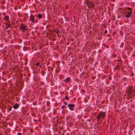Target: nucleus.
I'll list each match as a JSON object with an SVG mask.
<instances>
[{
    "instance_id": "39448f33",
    "label": "nucleus",
    "mask_w": 135,
    "mask_h": 135,
    "mask_svg": "<svg viewBox=\"0 0 135 135\" xmlns=\"http://www.w3.org/2000/svg\"><path fill=\"white\" fill-rule=\"evenodd\" d=\"M31 15H30V20L33 23H34L35 21V19L33 15H32L31 14Z\"/></svg>"
},
{
    "instance_id": "6e6552de",
    "label": "nucleus",
    "mask_w": 135,
    "mask_h": 135,
    "mask_svg": "<svg viewBox=\"0 0 135 135\" xmlns=\"http://www.w3.org/2000/svg\"><path fill=\"white\" fill-rule=\"evenodd\" d=\"M103 118L105 117V113L101 111L99 113Z\"/></svg>"
},
{
    "instance_id": "473e14b6",
    "label": "nucleus",
    "mask_w": 135,
    "mask_h": 135,
    "mask_svg": "<svg viewBox=\"0 0 135 135\" xmlns=\"http://www.w3.org/2000/svg\"><path fill=\"white\" fill-rule=\"evenodd\" d=\"M57 105V103H56L55 104V106H56Z\"/></svg>"
},
{
    "instance_id": "f704fd0d",
    "label": "nucleus",
    "mask_w": 135,
    "mask_h": 135,
    "mask_svg": "<svg viewBox=\"0 0 135 135\" xmlns=\"http://www.w3.org/2000/svg\"><path fill=\"white\" fill-rule=\"evenodd\" d=\"M96 51H94L93 52V53H94V54H95V53H96Z\"/></svg>"
},
{
    "instance_id": "a211bd4d",
    "label": "nucleus",
    "mask_w": 135,
    "mask_h": 135,
    "mask_svg": "<svg viewBox=\"0 0 135 135\" xmlns=\"http://www.w3.org/2000/svg\"><path fill=\"white\" fill-rule=\"evenodd\" d=\"M40 64V62H38L37 63H35V65L37 66H38Z\"/></svg>"
},
{
    "instance_id": "5fc2aeb1",
    "label": "nucleus",
    "mask_w": 135,
    "mask_h": 135,
    "mask_svg": "<svg viewBox=\"0 0 135 135\" xmlns=\"http://www.w3.org/2000/svg\"><path fill=\"white\" fill-rule=\"evenodd\" d=\"M1 84V83L0 82V84Z\"/></svg>"
},
{
    "instance_id": "4468645a",
    "label": "nucleus",
    "mask_w": 135,
    "mask_h": 135,
    "mask_svg": "<svg viewBox=\"0 0 135 135\" xmlns=\"http://www.w3.org/2000/svg\"><path fill=\"white\" fill-rule=\"evenodd\" d=\"M68 92H66L65 94V95L66 96L65 98V99H66V100L69 99L68 97L67 96V95H68Z\"/></svg>"
},
{
    "instance_id": "c9c22d12",
    "label": "nucleus",
    "mask_w": 135,
    "mask_h": 135,
    "mask_svg": "<svg viewBox=\"0 0 135 135\" xmlns=\"http://www.w3.org/2000/svg\"><path fill=\"white\" fill-rule=\"evenodd\" d=\"M55 125H56V126H57L58 125V123H56Z\"/></svg>"
},
{
    "instance_id": "aec40b11",
    "label": "nucleus",
    "mask_w": 135,
    "mask_h": 135,
    "mask_svg": "<svg viewBox=\"0 0 135 135\" xmlns=\"http://www.w3.org/2000/svg\"><path fill=\"white\" fill-rule=\"evenodd\" d=\"M27 13H30V12H31L30 11V10L29 9H28V10H27V11H26Z\"/></svg>"
},
{
    "instance_id": "b1692460",
    "label": "nucleus",
    "mask_w": 135,
    "mask_h": 135,
    "mask_svg": "<svg viewBox=\"0 0 135 135\" xmlns=\"http://www.w3.org/2000/svg\"><path fill=\"white\" fill-rule=\"evenodd\" d=\"M66 108V107L65 106H64V105H63L61 107V108Z\"/></svg>"
},
{
    "instance_id": "a18cd8bd",
    "label": "nucleus",
    "mask_w": 135,
    "mask_h": 135,
    "mask_svg": "<svg viewBox=\"0 0 135 135\" xmlns=\"http://www.w3.org/2000/svg\"><path fill=\"white\" fill-rule=\"evenodd\" d=\"M34 116L35 117H36V115H34Z\"/></svg>"
},
{
    "instance_id": "9b49d317",
    "label": "nucleus",
    "mask_w": 135,
    "mask_h": 135,
    "mask_svg": "<svg viewBox=\"0 0 135 135\" xmlns=\"http://www.w3.org/2000/svg\"><path fill=\"white\" fill-rule=\"evenodd\" d=\"M90 2H88V1L86 3L87 7L88 8H90V6H91V3H90Z\"/></svg>"
},
{
    "instance_id": "c85d7f7f",
    "label": "nucleus",
    "mask_w": 135,
    "mask_h": 135,
    "mask_svg": "<svg viewBox=\"0 0 135 135\" xmlns=\"http://www.w3.org/2000/svg\"><path fill=\"white\" fill-rule=\"evenodd\" d=\"M23 49L24 51H25L26 50V48L25 46H24L23 47Z\"/></svg>"
},
{
    "instance_id": "f8f14e48",
    "label": "nucleus",
    "mask_w": 135,
    "mask_h": 135,
    "mask_svg": "<svg viewBox=\"0 0 135 135\" xmlns=\"http://www.w3.org/2000/svg\"><path fill=\"white\" fill-rule=\"evenodd\" d=\"M53 30H54V31L57 34H58V33H59V30H58L57 29H54V28L53 29Z\"/></svg>"
},
{
    "instance_id": "423d86ee",
    "label": "nucleus",
    "mask_w": 135,
    "mask_h": 135,
    "mask_svg": "<svg viewBox=\"0 0 135 135\" xmlns=\"http://www.w3.org/2000/svg\"><path fill=\"white\" fill-rule=\"evenodd\" d=\"M71 81V79L70 77H68L64 80V81L66 83H69Z\"/></svg>"
},
{
    "instance_id": "a878e982",
    "label": "nucleus",
    "mask_w": 135,
    "mask_h": 135,
    "mask_svg": "<svg viewBox=\"0 0 135 135\" xmlns=\"http://www.w3.org/2000/svg\"><path fill=\"white\" fill-rule=\"evenodd\" d=\"M112 56H113V57H115V56H115V54H113V55H112Z\"/></svg>"
},
{
    "instance_id": "ddd939ff",
    "label": "nucleus",
    "mask_w": 135,
    "mask_h": 135,
    "mask_svg": "<svg viewBox=\"0 0 135 135\" xmlns=\"http://www.w3.org/2000/svg\"><path fill=\"white\" fill-rule=\"evenodd\" d=\"M115 70L119 71L120 70V68L119 67V65H117L116 66L115 68Z\"/></svg>"
},
{
    "instance_id": "6ab92c4d",
    "label": "nucleus",
    "mask_w": 135,
    "mask_h": 135,
    "mask_svg": "<svg viewBox=\"0 0 135 135\" xmlns=\"http://www.w3.org/2000/svg\"><path fill=\"white\" fill-rule=\"evenodd\" d=\"M127 10H130L131 11H132V9L131 8H127Z\"/></svg>"
},
{
    "instance_id": "58836bf2",
    "label": "nucleus",
    "mask_w": 135,
    "mask_h": 135,
    "mask_svg": "<svg viewBox=\"0 0 135 135\" xmlns=\"http://www.w3.org/2000/svg\"><path fill=\"white\" fill-rule=\"evenodd\" d=\"M59 122V120H57L56 122V123H58Z\"/></svg>"
},
{
    "instance_id": "393cba45",
    "label": "nucleus",
    "mask_w": 135,
    "mask_h": 135,
    "mask_svg": "<svg viewBox=\"0 0 135 135\" xmlns=\"http://www.w3.org/2000/svg\"><path fill=\"white\" fill-rule=\"evenodd\" d=\"M107 32V30H105L104 32V33H106Z\"/></svg>"
},
{
    "instance_id": "f03ea898",
    "label": "nucleus",
    "mask_w": 135,
    "mask_h": 135,
    "mask_svg": "<svg viewBox=\"0 0 135 135\" xmlns=\"http://www.w3.org/2000/svg\"><path fill=\"white\" fill-rule=\"evenodd\" d=\"M21 30L22 32H25V31L27 30L26 26L24 25V24H22L21 25Z\"/></svg>"
},
{
    "instance_id": "37998d69",
    "label": "nucleus",
    "mask_w": 135,
    "mask_h": 135,
    "mask_svg": "<svg viewBox=\"0 0 135 135\" xmlns=\"http://www.w3.org/2000/svg\"><path fill=\"white\" fill-rule=\"evenodd\" d=\"M2 79H4L3 77H2Z\"/></svg>"
},
{
    "instance_id": "4be33fe9",
    "label": "nucleus",
    "mask_w": 135,
    "mask_h": 135,
    "mask_svg": "<svg viewBox=\"0 0 135 135\" xmlns=\"http://www.w3.org/2000/svg\"><path fill=\"white\" fill-rule=\"evenodd\" d=\"M11 108H12L11 107H9V108H8L9 109L8 110V111H11Z\"/></svg>"
},
{
    "instance_id": "3c124183",
    "label": "nucleus",
    "mask_w": 135,
    "mask_h": 135,
    "mask_svg": "<svg viewBox=\"0 0 135 135\" xmlns=\"http://www.w3.org/2000/svg\"><path fill=\"white\" fill-rule=\"evenodd\" d=\"M42 47H41V48H41V49H42Z\"/></svg>"
},
{
    "instance_id": "603ef678",
    "label": "nucleus",
    "mask_w": 135,
    "mask_h": 135,
    "mask_svg": "<svg viewBox=\"0 0 135 135\" xmlns=\"http://www.w3.org/2000/svg\"><path fill=\"white\" fill-rule=\"evenodd\" d=\"M1 116V114H0V117Z\"/></svg>"
},
{
    "instance_id": "412c9836",
    "label": "nucleus",
    "mask_w": 135,
    "mask_h": 135,
    "mask_svg": "<svg viewBox=\"0 0 135 135\" xmlns=\"http://www.w3.org/2000/svg\"><path fill=\"white\" fill-rule=\"evenodd\" d=\"M50 103L49 102H46V105L47 106H49L50 104Z\"/></svg>"
},
{
    "instance_id": "7ed1b4c3",
    "label": "nucleus",
    "mask_w": 135,
    "mask_h": 135,
    "mask_svg": "<svg viewBox=\"0 0 135 135\" xmlns=\"http://www.w3.org/2000/svg\"><path fill=\"white\" fill-rule=\"evenodd\" d=\"M75 105L74 104H69L68 105V107H69L68 110L70 109L71 110H73L74 109L73 107H74Z\"/></svg>"
},
{
    "instance_id": "5701e85b",
    "label": "nucleus",
    "mask_w": 135,
    "mask_h": 135,
    "mask_svg": "<svg viewBox=\"0 0 135 135\" xmlns=\"http://www.w3.org/2000/svg\"><path fill=\"white\" fill-rule=\"evenodd\" d=\"M50 64V63L49 62L47 61L46 63V64L47 65H49Z\"/></svg>"
},
{
    "instance_id": "2eb2a0df",
    "label": "nucleus",
    "mask_w": 135,
    "mask_h": 135,
    "mask_svg": "<svg viewBox=\"0 0 135 135\" xmlns=\"http://www.w3.org/2000/svg\"><path fill=\"white\" fill-rule=\"evenodd\" d=\"M55 109H51V111L53 113V114L54 115L56 113V111H55Z\"/></svg>"
},
{
    "instance_id": "7c9ffc66",
    "label": "nucleus",
    "mask_w": 135,
    "mask_h": 135,
    "mask_svg": "<svg viewBox=\"0 0 135 135\" xmlns=\"http://www.w3.org/2000/svg\"><path fill=\"white\" fill-rule=\"evenodd\" d=\"M64 104L65 105L67 104V103L66 102H65L64 103Z\"/></svg>"
},
{
    "instance_id": "de8ad7c7",
    "label": "nucleus",
    "mask_w": 135,
    "mask_h": 135,
    "mask_svg": "<svg viewBox=\"0 0 135 135\" xmlns=\"http://www.w3.org/2000/svg\"><path fill=\"white\" fill-rule=\"evenodd\" d=\"M105 47H107V46H105Z\"/></svg>"
},
{
    "instance_id": "bb28decb",
    "label": "nucleus",
    "mask_w": 135,
    "mask_h": 135,
    "mask_svg": "<svg viewBox=\"0 0 135 135\" xmlns=\"http://www.w3.org/2000/svg\"><path fill=\"white\" fill-rule=\"evenodd\" d=\"M133 72H132V73L130 75L131 76H133Z\"/></svg>"
},
{
    "instance_id": "c756f323",
    "label": "nucleus",
    "mask_w": 135,
    "mask_h": 135,
    "mask_svg": "<svg viewBox=\"0 0 135 135\" xmlns=\"http://www.w3.org/2000/svg\"><path fill=\"white\" fill-rule=\"evenodd\" d=\"M97 51H98V50H97ZM98 51L99 52H101V51L100 50H98Z\"/></svg>"
},
{
    "instance_id": "9d476101",
    "label": "nucleus",
    "mask_w": 135,
    "mask_h": 135,
    "mask_svg": "<svg viewBox=\"0 0 135 135\" xmlns=\"http://www.w3.org/2000/svg\"><path fill=\"white\" fill-rule=\"evenodd\" d=\"M9 16L8 15H7V16H6L5 17L4 20H6V21H8L9 22Z\"/></svg>"
},
{
    "instance_id": "20e7f679",
    "label": "nucleus",
    "mask_w": 135,
    "mask_h": 135,
    "mask_svg": "<svg viewBox=\"0 0 135 135\" xmlns=\"http://www.w3.org/2000/svg\"><path fill=\"white\" fill-rule=\"evenodd\" d=\"M127 12V13H126V15L125 17L127 18H128L131 16L133 12L132 11H129Z\"/></svg>"
},
{
    "instance_id": "cd10ccee",
    "label": "nucleus",
    "mask_w": 135,
    "mask_h": 135,
    "mask_svg": "<svg viewBox=\"0 0 135 135\" xmlns=\"http://www.w3.org/2000/svg\"><path fill=\"white\" fill-rule=\"evenodd\" d=\"M57 128H55H55H54V131H57Z\"/></svg>"
},
{
    "instance_id": "79ce46f5",
    "label": "nucleus",
    "mask_w": 135,
    "mask_h": 135,
    "mask_svg": "<svg viewBox=\"0 0 135 135\" xmlns=\"http://www.w3.org/2000/svg\"><path fill=\"white\" fill-rule=\"evenodd\" d=\"M67 118L66 117V120H67Z\"/></svg>"
},
{
    "instance_id": "09e8293b",
    "label": "nucleus",
    "mask_w": 135,
    "mask_h": 135,
    "mask_svg": "<svg viewBox=\"0 0 135 135\" xmlns=\"http://www.w3.org/2000/svg\"><path fill=\"white\" fill-rule=\"evenodd\" d=\"M48 68H50V69H51V68H50V67H49Z\"/></svg>"
},
{
    "instance_id": "c03bdc74",
    "label": "nucleus",
    "mask_w": 135,
    "mask_h": 135,
    "mask_svg": "<svg viewBox=\"0 0 135 135\" xmlns=\"http://www.w3.org/2000/svg\"><path fill=\"white\" fill-rule=\"evenodd\" d=\"M9 30H8V31L7 32H9Z\"/></svg>"
},
{
    "instance_id": "dca6fc26",
    "label": "nucleus",
    "mask_w": 135,
    "mask_h": 135,
    "mask_svg": "<svg viewBox=\"0 0 135 135\" xmlns=\"http://www.w3.org/2000/svg\"><path fill=\"white\" fill-rule=\"evenodd\" d=\"M11 26H10V24H7L6 25V27L5 28H6L7 29H8V27H10Z\"/></svg>"
},
{
    "instance_id": "4c0bfd02",
    "label": "nucleus",
    "mask_w": 135,
    "mask_h": 135,
    "mask_svg": "<svg viewBox=\"0 0 135 135\" xmlns=\"http://www.w3.org/2000/svg\"><path fill=\"white\" fill-rule=\"evenodd\" d=\"M37 120H34V122H35Z\"/></svg>"
},
{
    "instance_id": "e433bc0d",
    "label": "nucleus",
    "mask_w": 135,
    "mask_h": 135,
    "mask_svg": "<svg viewBox=\"0 0 135 135\" xmlns=\"http://www.w3.org/2000/svg\"><path fill=\"white\" fill-rule=\"evenodd\" d=\"M63 118V117H62L60 118V119H62V118Z\"/></svg>"
},
{
    "instance_id": "ea45409f",
    "label": "nucleus",
    "mask_w": 135,
    "mask_h": 135,
    "mask_svg": "<svg viewBox=\"0 0 135 135\" xmlns=\"http://www.w3.org/2000/svg\"><path fill=\"white\" fill-rule=\"evenodd\" d=\"M25 15H27V13H26V14H25Z\"/></svg>"
},
{
    "instance_id": "1a4fd4ad",
    "label": "nucleus",
    "mask_w": 135,
    "mask_h": 135,
    "mask_svg": "<svg viewBox=\"0 0 135 135\" xmlns=\"http://www.w3.org/2000/svg\"><path fill=\"white\" fill-rule=\"evenodd\" d=\"M103 117L101 114L99 113V114L97 116L96 118L97 119V121H98L100 120V118Z\"/></svg>"
},
{
    "instance_id": "0eeeda50",
    "label": "nucleus",
    "mask_w": 135,
    "mask_h": 135,
    "mask_svg": "<svg viewBox=\"0 0 135 135\" xmlns=\"http://www.w3.org/2000/svg\"><path fill=\"white\" fill-rule=\"evenodd\" d=\"M19 104L17 103H16L14 104L13 107L14 109H16L19 107Z\"/></svg>"
},
{
    "instance_id": "f3484780",
    "label": "nucleus",
    "mask_w": 135,
    "mask_h": 135,
    "mask_svg": "<svg viewBox=\"0 0 135 135\" xmlns=\"http://www.w3.org/2000/svg\"><path fill=\"white\" fill-rule=\"evenodd\" d=\"M42 16L40 14H39L38 15V17L39 18H42Z\"/></svg>"
},
{
    "instance_id": "49530a36",
    "label": "nucleus",
    "mask_w": 135,
    "mask_h": 135,
    "mask_svg": "<svg viewBox=\"0 0 135 135\" xmlns=\"http://www.w3.org/2000/svg\"><path fill=\"white\" fill-rule=\"evenodd\" d=\"M53 68V67H52V68H51V69H52Z\"/></svg>"
},
{
    "instance_id": "2f4dec72",
    "label": "nucleus",
    "mask_w": 135,
    "mask_h": 135,
    "mask_svg": "<svg viewBox=\"0 0 135 135\" xmlns=\"http://www.w3.org/2000/svg\"><path fill=\"white\" fill-rule=\"evenodd\" d=\"M18 135H21V133H18Z\"/></svg>"
},
{
    "instance_id": "a19ab883",
    "label": "nucleus",
    "mask_w": 135,
    "mask_h": 135,
    "mask_svg": "<svg viewBox=\"0 0 135 135\" xmlns=\"http://www.w3.org/2000/svg\"><path fill=\"white\" fill-rule=\"evenodd\" d=\"M107 36H110L108 34L107 35Z\"/></svg>"
},
{
    "instance_id": "f257e3e1",
    "label": "nucleus",
    "mask_w": 135,
    "mask_h": 135,
    "mask_svg": "<svg viewBox=\"0 0 135 135\" xmlns=\"http://www.w3.org/2000/svg\"><path fill=\"white\" fill-rule=\"evenodd\" d=\"M133 88L132 87L129 86L127 88L126 92L128 94L127 95L128 96L131 94H132V95H133L132 92L134 90V89H133Z\"/></svg>"
},
{
    "instance_id": "8fccbe9b",
    "label": "nucleus",
    "mask_w": 135,
    "mask_h": 135,
    "mask_svg": "<svg viewBox=\"0 0 135 135\" xmlns=\"http://www.w3.org/2000/svg\"><path fill=\"white\" fill-rule=\"evenodd\" d=\"M33 105H35L34 104V103H33Z\"/></svg>"
},
{
    "instance_id": "864d4df0",
    "label": "nucleus",
    "mask_w": 135,
    "mask_h": 135,
    "mask_svg": "<svg viewBox=\"0 0 135 135\" xmlns=\"http://www.w3.org/2000/svg\"><path fill=\"white\" fill-rule=\"evenodd\" d=\"M103 102H104V101L103 100Z\"/></svg>"
},
{
    "instance_id": "72a5a7b5",
    "label": "nucleus",
    "mask_w": 135,
    "mask_h": 135,
    "mask_svg": "<svg viewBox=\"0 0 135 135\" xmlns=\"http://www.w3.org/2000/svg\"><path fill=\"white\" fill-rule=\"evenodd\" d=\"M56 40V39L55 38H54L53 40H52L54 41Z\"/></svg>"
}]
</instances>
